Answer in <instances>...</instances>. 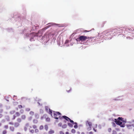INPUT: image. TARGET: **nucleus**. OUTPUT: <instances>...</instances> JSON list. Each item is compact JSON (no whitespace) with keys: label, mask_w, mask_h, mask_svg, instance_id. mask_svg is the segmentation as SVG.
Here are the masks:
<instances>
[{"label":"nucleus","mask_w":134,"mask_h":134,"mask_svg":"<svg viewBox=\"0 0 134 134\" xmlns=\"http://www.w3.org/2000/svg\"><path fill=\"white\" fill-rule=\"evenodd\" d=\"M92 38V37H89L82 35L80 36L79 37L77 38V40L79 41L83 42L85 41L87 39H91Z\"/></svg>","instance_id":"f257e3e1"},{"label":"nucleus","mask_w":134,"mask_h":134,"mask_svg":"<svg viewBox=\"0 0 134 134\" xmlns=\"http://www.w3.org/2000/svg\"><path fill=\"white\" fill-rule=\"evenodd\" d=\"M53 116L55 119H58L59 118L60 119H62V117L60 116L61 114L59 112L53 111Z\"/></svg>","instance_id":"f03ea898"},{"label":"nucleus","mask_w":134,"mask_h":134,"mask_svg":"<svg viewBox=\"0 0 134 134\" xmlns=\"http://www.w3.org/2000/svg\"><path fill=\"white\" fill-rule=\"evenodd\" d=\"M114 121L117 125L120 126L121 127H123L125 126V124H122V122L119 120L115 119Z\"/></svg>","instance_id":"7ed1b4c3"},{"label":"nucleus","mask_w":134,"mask_h":134,"mask_svg":"<svg viewBox=\"0 0 134 134\" xmlns=\"http://www.w3.org/2000/svg\"><path fill=\"white\" fill-rule=\"evenodd\" d=\"M121 29L119 28H115L113 29L111 31V34H114L115 33H120Z\"/></svg>","instance_id":"20e7f679"},{"label":"nucleus","mask_w":134,"mask_h":134,"mask_svg":"<svg viewBox=\"0 0 134 134\" xmlns=\"http://www.w3.org/2000/svg\"><path fill=\"white\" fill-rule=\"evenodd\" d=\"M133 29L134 28H131L130 27L126 28V29H125V31L124 32V33L126 34H127V32L131 33L132 32L134 31L133 30Z\"/></svg>","instance_id":"39448f33"},{"label":"nucleus","mask_w":134,"mask_h":134,"mask_svg":"<svg viewBox=\"0 0 134 134\" xmlns=\"http://www.w3.org/2000/svg\"><path fill=\"white\" fill-rule=\"evenodd\" d=\"M50 26V25H48V26L46 27H45L43 28V29H42L41 30H39L38 31V34L40 32H41V31H43L45 30H46L47 29V28H49Z\"/></svg>","instance_id":"423d86ee"},{"label":"nucleus","mask_w":134,"mask_h":134,"mask_svg":"<svg viewBox=\"0 0 134 134\" xmlns=\"http://www.w3.org/2000/svg\"><path fill=\"white\" fill-rule=\"evenodd\" d=\"M111 31H105L104 32V34H105V35L106 36H109V35H110L111 33Z\"/></svg>","instance_id":"0eeeda50"},{"label":"nucleus","mask_w":134,"mask_h":134,"mask_svg":"<svg viewBox=\"0 0 134 134\" xmlns=\"http://www.w3.org/2000/svg\"><path fill=\"white\" fill-rule=\"evenodd\" d=\"M62 117V119L63 118L68 121H69V120L70 119L69 118L66 116H63Z\"/></svg>","instance_id":"6e6552de"},{"label":"nucleus","mask_w":134,"mask_h":134,"mask_svg":"<svg viewBox=\"0 0 134 134\" xmlns=\"http://www.w3.org/2000/svg\"><path fill=\"white\" fill-rule=\"evenodd\" d=\"M49 114H50L51 116H52V110L50 109H49V111L47 112Z\"/></svg>","instance_id":"1a4fd4ad"},{"label":"nucleus","mask_w":134,"mask_h":134,"mask_svg":"<svg viewBox=\"0 0 134 134\" xmlns=\"http://www.w3.org/2000/svg\"><path fill=\"white\" fill-rule=\"evenodd\" d=\"M54 133V131L52 130H51L49 132H48V134H52L53 133Z\"/></svg>","instance_id":"9d476101"},{"label":"nucleus","mask_w":134,"mask_h":134,"mask_svg":"<svg viewBox=\"0 0 134 134\" xmlns=\"http://www.w3.org/2000/svg\"><path fill=\"white\" fill-rule=\"evenodd\" d=\"M87 123L88 124V125H89L90 127L91 128L92 126V123L91 122H89L88 121H87Z\"/></svg>","instance_id":"9b49d317"},{"label":"nucleus","mask_w":134,"mask_h":134,"mask_svg":"<svg viewBox=\"0 0 134 134\" xmlns=\"http://www.w3.org/2000/svg\"><path fill=\"white\" fill-rule=\"evenodd\" d=\"M57 25L59 27H63L64 26V25L63 24H57Z\"/></svg>","instance_id":"f8f14e48"},{"label":"nucleus","mask_w":134,"mask_h":134,"mask_svg":"<svg viewBox=\"0 0 134 134\" xmlns=\"http://www.w3.org/2000/svg\"><path fill=\"white\" fill-rule=\"evenodd\" d=\"M35 118L36 119H38L39 118V116L38 114H35Z\"/></svg>","instance_id":"ddd939ff"},{"label":"nucleus","mask_w":134,"mask_h":134,"mask_svg":"<svg viewBox=\"0 0 134 134\" xmlns=\"http://www.w3.org/2000/svg\"><path fill=\"white\" fill-rule=\"evenodd\" d=\"M124 119L123 118H121L120 117H119L118 118V119H117V120H119V121H121L123 120Z\"/></svg>","instance_id":"4468645a"},{"label":"nucleus","mask_w":134,"mask_h":134,"mask_svg":"<svg viewBox=\"0 0 134 134\" xmlns=\"http://www.w3.org/2000/svg\"><path fill=\"white\" fill-rule=\"evenodd\" d=\"M74 124L75 125L74 126V127L75 129H76L78 127L77 123L76 122H75Z\"/></svg>","instance_id":"2eb2a0df"},{"label":"nucleus","mask_w":134,"mask_h":134,"mask_svg":"<svg viewBox=\"0 0 134 134\" xmlns=\"http://www.w3.org/2000/svg\"><path fill=\"white\" fill-rule=\"evenodd\" d=\"M33 122L34 123L36 124L38 122V120L36 119H34L33 121Z\"/></svg>","instance_id":"dca6fc26"},{"label":"nucleus","mask_w":134,"mask_h":134,"mask_svg":"<svg viewBox=\"0 0 134 134\" xmlns=\"http://www.w3.org/2000/svg\"><path fill=\"white\" fill-rule=\"evenodd\" d=\"M48 129V126L47 125H45L44 126V129L46 131H47Z\"/></svg>","instance_id":"f3484780"},{"label":"nucleus","mask_w":134,"mask_h":134,"mask_svg":"<svg viewBox=\"0 0 134 134\" xmlns=\"http://www.w3.org/2000/svg\"><path fill=\"white\" fill-rule=\"evenodd\" d=\"M43 125H41L39 127V129L42 130L43 129Z\"/></svg>","instance_id":"a211bd4d"},{"label":"nucleus","mask_w":134,"mask_h":134,"mask_svg":"<svg viewBox=\"0 0 134 134\" xmlns=\"http://www.w3.org/2000/svg\"><path fill=\"white\" fill-rule=\"evenodd\" d=\"M68 125L71 127H73V125L70 123H68Z\"/></svg>","instance_id":"6ab92c4d"},{"label":"nucleus","mask_w":134,"mask_h":134,"mask_svg":"<svg viewBox=\"0 0 134 134\" xmlns=\"http://www.w3.org/2000/svg\"><path fill=\"white\" fill-rule=\"evenodd\" d=\"M7 133V131L6 130H4L2 131V134H6Z\"/></svg>","instance_id":"aec40b11"},{"label":"nucleus","mask_w":134,"mask_h":134,"mask_svg":"<svg viewBox=\"0 0 134 134\" xmlns=\"http://www.w3.org/2000/svg\"><path fill=\"white\" fill-rule=\"evenodd\" d=\"M50 118H47L46 119V121L48 122L50 121Z\"/></svg>","instance_id":"412c9836"},{"label":"nucleus","mask_w":134,"mask_h":134,"mask_svg":"<svg viewBox=\"0 0 134 134\" xmlns=\"http://www.w3.org/2000/svg\"><path fill=\"white\" fill-rule=\"evenodd\" d=\"M45 109L46 110L47 112H48V111H49V109L48 108V107L47 106H46L45 107Z\"/></svg>","instance_id":"4be33fe9"},{"label":"nucleus","mask_w":134,"mask_h":134,"mask_svg":"<svg viewBox=\"0 0 134 134\" xmlns=\"http://www.w3.org/2000/svg\"><path fill=\"white\" fill-rule=\"evenodd\" d=\"M67 127V125L66 124H64L62 126V127L63 128H66Z\"/></svg>","instance_id":"5701e85b"},{"label":"nucleus","mask_w":134,"mask_h":134,"mask_svg":"<svg viewBox=\"0 0 134 134\" xmlns=\"http://www.w3.org/2000/svg\"><path fill=\"white\" fill-rule=\"evenodd\" d=\"M75 132H76V131L74 129H72L71 131V132L72 133H75Z\"/></svg>","instance_id":"b1692460"},{"label":"nucleus","mask_w":134,"mask_h":134,"mask_svg":"<svg viewBox=\"0 0 134 134\" xmlns=\"http://www.w3.org/2000/svg\"><path fill=\"white\" fill-rule=\"evenodd\" d=\"M10 130L12 131H13L14 130V128L13 127H10Z\"/></svg>","instance_id":"393cba45"},{"label":"nucleus","mask_w":134,"mask_h":134,"mask_svg":"<svg viewBox=\"0 0 134 134\" xmlns=\"http://www.w3.org/2000/svg\"><path fill=\"white\" fill-rule=\"evenodd\" d=\"M34 114V112L32 111H31L30 113V114L31 115H33Z\"/></svg>","instance_id":"a878e982"},{"label":"nucleus","mask_w":134,"mask_h":134,"mask_svg":"<svg viewBox=\"0 0 134 134\" xmlns=\"http://www.w3.org/2000/svg\"><path fill=\"white\" fill-rule=\"evenodd\" d=\"M32 127L33 129H36L37 128V126L36 125H33L32 126Z\"/></svg>","instance_id":"bb28decb"},{"label":"nucleus","mask_w":134,"mask_h":134,"mask_svg":"<svg viewBox=\"0 0 134 134\" xmlns=\"http://www.w3.org/2000/svg\"><path fill=\"white\" fill-rule=\"evenodd\" d=\"M69 121H70V122L72 123V124H74V121L71 120L70 119L69 120Z\"/></svg>","instance_id":"cd10ccee"},{"label":"nucleus","mask_w":134,"mask_h":134,"mask_svg":"<svg viewBox=\"0 0 134 134\" xmlns=\"http://www.w3.org/2000/svg\"><path fill=\"white\" fill-rule=\"evenodd\" d=\"M35 131V133L38 132H39V130L37 129H36Z\"/></svg>","instance_id":"c85d7f7f"},{"label":"nucleus","mask_w":134,"mask_h":134,"mask_svg":"<svg viewBox=\"0 0 134 134\" xmlns=\"http://www.w3.org/2000/svg\"><path fill=\"white\" fill-rule=\"evenodd\" d=\"M30 132L32 133H33L34 132V130H30Z\"/></svg>","instance_id":"c756f323"},{"label":"nucleus","mask_w":134,"mask_h":134,"mask_svg":"<svg viewBox=\"0 0 134 134\" xmlns=\"http://www.w3.org/2000/svg\"><path fill=\"white\" fill-rule=\"evenodd\" d=\"M108 131L109 132H110L111 131V128H109L108 129Z\"/></svg>","instance_id":"7c9ffc66"},{"label":"nucleus","mask_w":134,"mask_h":134,"mask_svg":"<svg viewBox=\"0 0 134 134\" xmlns=\"http://www.w3.org/2000/svg\"><path fill=\"white\" fill-rule=\"evenodd\" d=\"M4 127L6 129H7L8 128V126L7 125H5L4 126Z\"/></svg>","instance_id":"2f4dec72"},{"label":"nucleus","mask_w":134,"mask_h":134,"mask_svg":"<svg viewBox=\"0 0 134 134\" xmlns=\"http://www.w3.org/2000/svg\"><path fill=\"white\" fill-rule=\"evenodd\" d=\"M18 107L20 109H21L22 108V106L21 105H19L18 106Z\"/></svg>","instance_id":"473e14b6"},{"label":"nucleus","mask_w":134,"mask_h":134,"mask_svg":"<svg viewBox=\"0 0 134 134\" xmlns=\"http://www.w3.org/2000/svg\"><path fill=\"white\" fill-rule=\"evenodd\" d=\"M22 118L23 119H24L25 118V115H23L22 116Z\"/></svg>","instance_id":"72a5a7b5"},{"label":"nucleus","mask_w":134,"mask_h":134,"mask_svg":"<svg viewBox=\"0 0 134 134\" xmlns=\"http://www.w3.org/2000/svg\"><path fill=\"white\" fill-rule=\"evenodd\" d=\"M3 112V110L2 109H0V113H1Z\"/></svg>","instance_id":"f704fd0d"},{"label":"nucleus","mask_w":134,"mask_h":134,"mask_svg":"<svg viewBox=\"0 0 134 134\" xmlns=\"http://www.w3.org/2000/svg\"><path fill=\"white\" fill-rule=\"evenodd\" d=\"M17 120L19 122H20L21 121V120L20 119H17Z\"/></svg>","instance_id":"c9c22d12"},{"label":"nucleus","mask_w":134,"mask_h":134,"mask_svg":"<svg viewBox=\"0 0 134 134\" xmlns=\"http://www.w3.org/2000/svg\"><path fill=\"white\" fill-rule=\"evenodd\" d=\"M30 110V109L29 108H27L26 109V110L28 111H29Z\"/></svg>","instance_id":"e433bc0d"},{"label":"nucleus","mask_w":134,"mask_h":134,"mask_svg":"<svg viewBox=\"0 0 134 134\" xmlns=\"http://www.w3.org/2000/svg\"><path fill=\"white\" fill-rule=\"evenodd\" d=\"M122 122H123L124 123H126V121L125 120H122Z\"/></svg>","instance_id":"4c0bfd02"},{"label":"nucleus","mask_w":134,"mask_h":134,"mask_svg":"<svg viewBox=\"0 0 134 134\" xmlns=\"http://www.w3.org/2000/svg\"><path fill=\"white\" fill-rule=\"evenodd\" d=\"M60 134H64V133L62 131L60 132Z\"/></svg>","instance_id":"58836bf2"},{"label":"nucleus","mask_w":134,"mask_h":134,"mask_svg":"<svg viewBox=\"0 0 134 134\" xmlns=\"http://www.w3.org/2000/svg\"><path fill=\"white\" fill-rule=\"evenodd\" d=\"M3 116V115L2 114H0V118H2Z\"/></svg>","instance_id":"ea45409f"},{"label":"nucleus","mask_w":134,"mask_h":134,"mask_svg":"<svg viewBox=\"0 0 134 134\" xmlns=\"http://www.w3.org/2000/svg\"><path fill=\"white\" fill-rule=\"evenodd\" d=\"M89 133V134H93V132L92 131H91V132H90Z\"/></svg>","instance_id":"a19ab883"},{"label":"nucleus","mask_w":134,"mask_h":134,"mask_svg":"<svg viewBox=\"0 0 134 134\" xmlns=\"http://www.w3.org/2000/svg\"><path fill=\"white\" fill-rule=\"evenodd\" d=\"M61 125H62V124L61 123H59V124H58V125L59 126H61Z\"/></svg>","instance_id":"79ce46f5"},{"label":"nucleus","mask_w":134,"mask_h":134,"mask_svg":"<svg viewBox=\"0 0 134 134\" xmlns=\"http://www.w3.org/2000/svg\"><path fill=\"white\" fill-rule=\"evenodd\" d=\"M9 124H11V125H13V123L12 122H10L9 123Z\"/></svg>","instance_id":"37998d69"},{"label":"nucleus","mask_w":134,"mask_h":134,"mask_svg":"<svg viewBox=\"0 0 134 134\" xmlns=\"http://www.w3.org/2000/svg\"><path fill=\"white\" fill-rule=\"evenodd\" d=\"M93 130L95 131V132H96V130L94 128L93 129Z\"/></svg>","instance_id":"c03bdc74"},{"label":"nucleus","mask_w":134,"mask_h":134,"mask_svg":"<svg viewBox=\"0 0 134 134\" xmlns=\"http://www.w3.org/2000/svg\"><path fill=\"white\" fill-rule=\"evenodd\" d=\"M77 133L78 134H80V132L79 131L77 132Z\"/></svg>","instance_id":"a18cd8bd"},{"label":"nucleus","mask_w":134,"mask_h":134,"mask_svg":"<svg viewBox=\"0 0 134 134\" xmlns=\"http://www.w3.org/2000/svg\"><path fill=\"white\" fill-rule=\"evenodd\" d=\"M32 119V117H30V120H31Z\"/></svg>","instance_id":"49530a36"},{"label":"nucleus","mask_w":134,"mask_h":134,"mask_svg":"<svg viewBox=\"0 0 134 134\" xmlns=\"http://www.w3.org/2000/svg\"><path fill=\"white\" fill-rule=\"evenodd\" d=\"M69 133L68 132H66V134H68Z\"/></svg>","instance_id":"de8ad7c7"},{"label":"nucleus","mask_w":134,"mask_h":134,"mask_svg":"<svg viewBox=\"0 0 134 134\" xmlns=\"http://www.w3.org/2000/svg\"><path fill=\"white\" fill-rule=\"evenodd\" d=\"M81 134H85V133L83 132H82L81 133Z\"/></svg>","instance_id":"09e8293b"},{"label":"nucleus","mask_w":134,"mask_h":134,"mask_svg":"<svg viewBox=\"0 0 134 134\" xmlns=\"http://www.w3.org/2000/svg\"><path fill=\"white\" fill-rule=\"evenodd\" d=\"M43 116H42L41 117V119H43Z\"/></svg>","instance_id":"8fccbe9b"},{"label":"nucleus","mask_w":134,"mask_h":134,"mask_svg":"<svg viewBox=\"0 0 134 134\" xmlns=\"http://www.w3.org/2000/svg\"><path fill=\"white\" fill-rule=\"evenodd\" d=\"M2 124L1 123H0V127L1 126Z\"/></svg>","instance_id":"3c124183"},{"label":"nucleus","mask_w":134,"mask_h":134,"mask_svg":"<svg viewBox=\"0 0 134 134\" xmlns=\"http://www.w3.org/2000/svg\"><path fill=\"white\" fill-rule=\"evenodd\" d=\"M17 134H21V133H17Z\"/></svg>","instance_id":"603ef678"},{"label":"nucleus","mask_w":134,"mask_h":134,"mask_svg":"<svg viewBox=\"0 0 134 134\" xmlns=\"http://www.w3.org/2000/svg\"><path fill=\"white\" fill-rule=\"evenodd\" d=\"M112 123H113V124H114V125L115 124L114 122H113Z\"/></svg>","instance_id":"864d4df0"},{"label":"nucleus","mask_w":134,"mask_h":134,"mask_svg":"<svg viewBox=\"0 0 134 134\" xmlns=\"http://www.w3.org/2000/svg\"><path fill=\"white\" fill-rule=\"evenodd\" d=\"M15 117L14 118V119H15Z\"/></svg>","instance_id":"5fc2aeb1"},{"label":"nucleus","mask_w":134,"mask_h":134,"mask_svg":"<svg viewBox=\"0 0 134 134\" xmlns=\"http://www.w3.org/2000/svg\"><path fill=\"white\" fill-rule=\"evenodd\" d=\"M133 31H134V28L133 29Z\"/></svg>","instance_id":"6e6d98bb"}]
</instances>
